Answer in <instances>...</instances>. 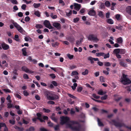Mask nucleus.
<instances>
[{
    "label": "nucleus",
    "mask_w": 131,
    "mask_h": 131,
    "mask_svg": "<svg viewBox=\"0 0 131 131\" xmlns=\"http://www.w3.org/2000/svg\"><path fill=\"white\" fill-rule=\"evenodd\" d=\"M14 26L15 27L18 31L22 34H23L25 32L22 28L19 25L15 22H14L13 23Z\"/></svg>",
    "instance_id": "nucleus-5"
},
{
    "label": "nucleus",
    "mask_w": 131,
    "mask_h": 131,
    "mask_svg": "<svg viewBox=\"0 0 131 131\" xmlns=\"http://www.w3.org/2000/svg\"><path fill=\"white\" fill-rule=\"evenodd\" d=\"M126 52L125 50V49H120V53L121 54H124Z\"/></svg>",
    "instance_id": "nucleus-32"
},
{
    "label": "nucleus",
    "mask_w": 131,
    "mask_h": 131,
    "mask_svg": "<svg viewBox=\"0 0 131 131\" xmlns=\"http://www.w3.org/2000/svg\"><path fill=\"white\" fill-rule=\"evenodd\" d=\"M83 89V88L82 87H79L77 89V91L78 92H81Z\"/></svg>",
    "instance_id": "nucleus-56"
},
{
    "label": "nucleus",
    "mask_w": 131,
    "mask_h": 131,
    "mask_svg": "<svg viewBox=\"0 0 131 131\" xmlns=\"http://www.w3.org/2000/svg\"><path fill=\"white\" fill-rule=\"evenodd\" d=\"M103 13V11H100L99 12L98 15L100 17L103 18L104 16Z\"/></svg>",
    "instance_id": "nucleus-27"
},
{
    "label": "nucleus",
    "mask_w": 131,
    "mask_h": 131,
    "mask_svg": "<svg viewBox=\"0 0 131 131\" xmlns=\"http://www.w3.org/2000/svg\"><path fill=\"white\" fill-rule=\"evenodd\" d=\"M96 56L99 57L101 56H103L105 55V53L103 52L96 53Z\"/></svg>",
    "instance_id": "nucleus-28"
},
{
    "label": "nucleus",
    "mask_w": 131,
    "mask_h": 131,
    "mask_svg": "<svg viewBox=\"0 0 131 131\" xmlns=\"http://www.w3.org/2000/svg\"><path fill=\"white\" fill-rule=\"evenodd\" d=\"M9 122L12 125H14L15 124V122L14 120H9Z\"/></svg>",
    "instance_id": "nucleus-57"
},
{
    "label": "nucleus",
    "mask_w": 131,
    "mask_h": 131,
    "mask_svg": "<svg viewBox=\"0 0 131 131\" xmlns=\"http://www.w3.org/2000/svg\"><path fill=\"white\" fill-rule=\"evenodd\" d=\"M67 124L68 127L69 128L72 130L75 131H80L81 128V126L77 121H71Z\"/></svg>",
    "instance_id": "nucleus-1"
},
{
    "label": "nucleus",
    "mask_w": 131,
    "mask_h": 131,
    "mask_svg": "<svg viewBox=\"0 0 131 131\" xmlns=\"http://www.w3.org/2000/svg\"><path fill=\"white\" fill-rule=\"evenodd\" d=\"M33 82L34 83L36 84L37 86L38 87H40V85L39 83H38L37 82H36L34 80H33Z\"/></svg>",
    "instance_id": "nucleus-62"
},
{
    "label": "nucleus",
    "mask_w": 131,
    "mask_h": 131,
    "mask_svg": "<svg viewBox=\"0 0 131 131\" xmlns=\"http://www.w3.org/2000/svg\"><path fill=\"white\" fill-rule=\"evenodd\" d=\"M40 13L38 11H36L35 12L34 14L37 17H39L40 16Z\"/></svg>",
    "instance_id": "nucleus-25"
},
{
    "label": "nucleus",
    "mask_w": 131,
    "mask_h": 131,
    "mask_svg": "<svg viewBox=\"0 0 131 131\" xmlns=\"http://www.w3.org/2000/svg\"><path fill=\"white\" fill-rule=\"evenodd\" d=\"M47 98L49 100H54L59 99V97L57 95H55L54 96H51L50 95L47 96Z\"/></svg>",
    "instance_id": "nucleus-11"
},
{
    "label": "nucleus",
    "mask_w": 131,
    "mask_h": 131,
    "mask_svg": "<svg viewBox=\"0 0 131 131\" xmlns=\"http://www.w3.org/2000/svg\"><path fill=\"white\" fill-rule=\"evenodd\" d=\"M36 115L37 116V118L41 122H45V121L41 118L42 115L41 114L39 113H37L36 114Z\"/></svg>",
    "instance_id": "nucleus-10"
},
{
    "label": "nucleus",
    "mask_w": 131,
    "mask_h": 131,
    "mask_svg": "<svg viewBox=\"0 0 131 131\" xmlns=\"http://www.w3.org/2000/svg\"><path fill=\"white\" fill-rule=\"evenodd\" d=\"M50 16L53 19H56L57 18V16L56 15H53V14L52 13L50 14Z\"/></svg>",
    "instance_id": "nucleus-35"
},
{
    "label": "nucleus",
    "mask_w": 131,
    "mask_h": 131,
    "mask_svg": "<svg viewBox=\"0 0 131 131\" xmlns=\"http://www.w3.org/2000/svg\"><path fill=\"white\" fill-rule=\"evenodd\" d=\"M88 60L90 61L91 64H93L94 63V60L93 58L91 57L90 56L88 58Z\"/></svg>",
    "instance_id": "nucleus-24"
},
{
    "label": "nucleus",
    "mask_w": 131,
    "mask_h": 131,
    "mask_svg": "<svg viewBox=\"0 0 131 131\" xmlns=\"http://www.w3.org/2000/svg\"><path fill=\"white\" fill-rule=\"evenodd\" d=\"M23 78L25 79H28L29 78L28 75L25 73L23 75Z\"/></svg>",
    "instance_id": "nucleus-53"
},
{
    "label": "nucleus",
    "mask_w": 131,
    "mask_h": 131,
    "mask_svg": "<svg viewBox=\"0 0 131 131\" xmlns=\"http://www.w3.org/2000/svg\"><path fill=\"white\" fill-rule=\"evenodd\" d=\"M77 67V66L75 65H72L70 66L69 68L70 70H72Z\"/></svg>",
    "instance_id": "nucleus-43"
},
{
    "label": "nucleus",
    "mask_w": 131,
    "mask_h": 131,
    "mask_svg": "<svg viewBox=\"0 0 131 131\" xmlns=\"http://www.w3.org/2000/svg\"><path fill=\"white\" fill-rule=\"evenodd\" d=\"M68 95L71 98H72L73 99H75L76 98V97L73 95L71 94L68 93Z\"/></svg>",
    "instance_id": "nucleus-49"
},
{
    "label": "nucleus",
    "mask_w": 131,
    "mask_h": 131,
    "mask_svg": "<svg viewBox=\"0 0 131 131\" xmlns=\"http://www.w3.org/2000/svg\"><path fill=\"white\" fill-rule=\"evenodd\" d=\"M127 75L123 73L121 83L124 85H127L131 83V80L127 77Z\"/></svg>",
    "instance_id": "nucleus-3"
},
{
    "label": "nucleus",
    "mask_w": 131,
    "mask_h": 131,
    "mask_svg": "<svg viewBox=\"0 0 131 131\" xmlns=\"http://www.w3.org/2000/svg\"><path fill=\"white\" fill-rule=\"evenodd\" d=\"M100 80L101 82H105V80L104 77L102 76L100 77Z\"/></svg>",
    "instance_id": "nucleus-40"
},
{
    "label": "nucleus",
    "mask_w": 131,
    "mask_h": 131,
    "mask_svg": "<svg viewBox=\"0 0 131 131\" xmlns=\"http://www.w3.org/2000/svg\"><path fill=\"white\" fill-rule=\"evenodd\" d=\"M35 130V128L31 126L28 129H26V131H33Z\"/></svg>",
    "instance_id": "nucleus-34"
},
{
    "label": "nucleus",
    "mask_w": 131,
    "mask_h": 131,
    "mask_svg": "<svg viewBox=\"0 0 131 131\" xmlns=\"http://www.w3.org/2000/svg\"><path fill=\"white\" fill-rule=\"evenodd\" d=\"M110 55L109 53H107L106 54H105V55H104V56H104V58L105 59H106L107 58H109L110 57Z\"/></svg>",
    "instance_id": "nucleus-50"
},
{
    "label": "nucleus",
    "mask_w": 131,
    "mask_h": 131,
    "mask_svg": "<svg viewBox=\"0 0 131 131\" xmlns=\"http://www.w3.org/2000/svg\"><path fill=\"white\" fill-rule=\"evenodd\" d=\"M22 70L26 72L29 73H32L34 72L30 70L25 66H23L21 67Z\"/></svg>",
    "instance_id": "nucleus-8"
},
{
    "label": "nucleus",
    "mask_w": 131,
    "mask_h": 131,
    "mask_svg": "<svg viewBox=\"0 0 131 131\" xmlns=\"http://www.w3.org/2000/svg\"><path fill=\"white\" fill-rule=\"evenodd\" d=\"M52 46L54 47H56L59 45V43L58 42H56L55 43H51Z\"/></svg>",
    "instance_id": "nucleus-22"
},
{
    "label": "nucleus",
    "mask_w": 131,
    "mask_h": 131,
    "mask_svg": "<svg viewBox=\"0 0 131 131\" xmlns=\"http://www.w3.org/2000/svg\"><path fill=\"white\" fill-rule=\"evenodd\" d=\"M60 121V124L62 125L66 124L67 125V124L70 123L69 122L70 121V118L69 117L67 116H62L61 117Z\"/></svg>",
    "instance_id": "nucleus-4"
},
{
    "label": "nucleus",
    "mask_w": 131,
    "mask_h": 131,
    "mask_svg": "<svg viewBox=\"0 0 131 131\" xmlns=\"http://www.w3.org/2000/svg\"><path fill=\"white\" fill-rule=\"evenodd\" d=\"M35 27L37 29H41L43 28V26L42 25L40 24H36Z\"/></svg>",
    "instance_id": "nucleus-30"
},
{
    "label": "nucleus",
    "mask_w": 131,
    "mask_h": 131,
    "mask_svg": "<svg viewBox=\"0 0 131 131\" xmlns=\"http://www.w3.org/2000/svg\"><path fill=\"white\" fill-rule=\"evenodd\" d=\"M92 96L95 98L96 99H98L100 97V96H96V94L93 93L92 94Z\"/></svg>",
    "instance_id": "nucleus-48"
},
{
    "label": "nucleus",
    "mask_w": 131,
    "mask_h": 131,
    "mask_svg": "<svg viewBox=\"0 0 131 131\" xmlns=\"http://www.w3.org/2000/svg\"><path fill=\"white\" fill-rule=\"evenodd\" d=\"M106 22L110 24H112L114 23L113 20L111 19H108L107 20Z\"/></svg>",
    "instance_id": "nucleus-23"
},
{
    "label": "nucleus",
    "mask_w": 131,
    "mask_h": 131,
    "mask_svg": "<svg viewBox=\"0 0 131 131\" xmlns=\"http://www.w3.org/2000/svg\"><path fill=\"white\" fill-rule=\"evenodd\" d=\"M88 70L87 69H85L84 72H82V74L84 75H85L88 74Z\"/></svg>",
    "instance_id": "nucleus-39"
},
{
    "label": "nucleus",
    "mask_w": 131,
    "mask_h": 131,
    "mask_svg": "<svg viewBox=\"0 0 131 131\" xmlns=\"http://www.w3.org/2000/svg\"><path fill=\"white\" fill-rule=\"evenodd\" d=\"M49 76L52 79H54L56 77V76L55 75V74H53V73H52V74H50L49 75Z\"/></svg>",
    "instance_id": "nucleus-55"
},
{
    "label": "nucleus",
    "mask_w": 131,
    "mask_h": 131,
    "mask_svg": "<svg viewBox=\"0 0 131 131\" xmlns=\"http://www.w3.org/2000/svg\"><path fill=\"white\" fill-rule=\"evenodd\" d=\"M113 53L116 54L120 53V49H115L113 51Z\"/></svg>",
    "instance_id": "nucleus-21"
},
{
    "label": "nucleus",
    "mask_w": 131,
    "mask_h": 131,
    "mask_svg": "<svg viewBox=\"0 0 131 131\" xmlns=\"http://www.w3.org/2000/svg\"><path fill=\"white\" fill-rule=\"evenodd\" d=\"M30 19V18L29 16H26L25 17V20L26 22H28L29 21Z\"/></svg>",
    "instance_id": "nucleus-54"
},
{
    "label": "nucleus",
    "mask_w": 131,
    "mask_h": 131,
    "mask_svg": "<svg viewBox=\"0 0 131 131\" xmlns=\"http://www.w3.org/2000/svg\"><path fill=\"white\" fill-rule=\"evenodd\" d=\"M104 65L106 66H111V65L110 62H105L104 64Z\"/></svg>",
    "instance_id": "nucleus-58"
},
{
    "label": "nucleus",
    "mask_w": 131,
    "mask_h": 131,
    "mask_svg": "<svg viewBox=\"0 0 131 131\" xmlns=\"http://www.w3.org/2000/svg\"><path fill=\"white\" fill-rule=\"evenodd\" d=\"M14 95L16 97H17L18 98V99H21V96L18 94L15 93L14 94Z\"/></svg>",
    "instance_id": "nucleus-44"
},
{
    "label": "nucleus",
    "mask_w": 131,
    "mask_h": 131,
    "mask_svg": "<svg viewBox=\"0 0 131 131\" xmlns=\"http://www.w3.org/2000/svg\"><path fill=\"white\" fill-rule=\"evenodd\" d=\"M48 124L49 126L50 127H52L53 125V124L51 123L50 121L48 122Z\"/></svg>",
    "instance_id": "nucleus-64"
},
{
    "label": "nucleus",
    "mask_w": 131,
    "mask_h": 131,
    "mask_svg": "<svg viewBox=\"0 0 131 131\" xmlns=\"http://www.w3.org/2000/svg\"><path fill=\"white\" fill-rule=\"evenodd\" d=\"M66 14L67 16L69 17L72 14V12L71 10H69V12L67 13L66 12Z\"/></svg>",
    "instance_id": "nucleus-42"
},
{
    "label": "nucleus",
    "mask_w": 131,
    "mask_h": 131,
    "mask_svg": "<svg viewBox=\"0 0 131 131\" xmlns=\"http://www.w3.org/2000/svg\"><path fill=\"white\" fill-rule=\"evenodd\" d=\"M3 90L6 92L10 93L11 92L10 90L8 89H4Z\"/></svg>",
    "instance_id": "nucleus-63"
},
{
    "label": "nucleus",
    "mask_w": 131,
    "mask_h": 131,
    "mask_svg": "<svg viewBox=\"0 0 131 131\" xmlns=\"http://www.w3.org/2000/svg\"><path fill=\"white\" fill-rule=\"evenodd\" d=\"M105 5L106 7H109L110 6L111 4L110 2L108 1H106L105 3Z\"/></svg>",
    "instance_id": "nucleus-36"
},
{
    "label": "nucleus",
    "mask_w": 131,
    "mask_h": 131,
    "mask_svg": "<svg viewBox=\"0 0 131 131\" xmlns=\"http://www.w3.org/2000/svg\"><path fill=\"white\" fill-rule=\"evenodd\" d=\"M15 128L18 129L20 131H23L24 129L23 127H20L17 126H16Z\"/></svg>",
    "instance_id": "nucleus-38"
},
{
    "label": "nucleus",
    "mask_w": 131,
    "mask_h": 131,
    "mask_svg": "<svg viewBox=\"0 0 131 131\" xmlns=\"http://www.w3.org/2000/svg\"><path fill=\"white\" fill-rule=\"evenodd\" d=\"M79 18H74L73 19V22L75 23H76L79 21Z\"/></svg>",
    "instance_id": "nucleus-59"
},
{
    "label": "nucleus",
    "mask_w": 131,
    "mask_h": 131,
    "mask_svg": "<svg viewBox=\"0 0 131 131\" xmlns=\"http://www.w3.org/2000/svg\"><path fill=\"white\" fill-rule=\"evenodd\" d=\"M107 95H105L101 97V99L102 100H105L107 99Z\"/></svg>",
    "instance_id": "nucleus-37"
},
{
    "label": "nucleus",
    "mask_w": 131,
    "mask_h": 131,
    "mask_svg": "<svg viewBox=\"0 0 131 131\" xmlns=\"http://www.w3.org/2000/svg\"><path fill=\"white\" fill-rule=\"evenodd\" d=\"M43 24L45 26L49 29H53L54 27L51 26L49 21L47 20H45L43 22Z\"/></svg>",
    "instance_id": "nucleus-6"
},
{
    "label": "nucleus",
    "mask_w": 131,
    "mask_h": 131,
    "mask_svg": "<svg viewBox=\"0 0 131 131\" xmlns=\"http://www.w3.org/2000/svg\"><path fill=\"white\" fill-rule=\"evenodd\" d=\"M12 3L13 4H18V2L16 0H12L11 1Z\"/></svg>",
    "instance_id": "nucleus-60"
},
{
    "label": "nucleus",
    "mask_w": 131,
    "mask_h": 131,
    "mask_svg": "<svg viewBox=\"0 0 131 131\" xmlns=\"http://www.w3.org/2000/svg\"><path fill=\"white\" fill-rule=\"evenodd\" d=\"M27 48L26 47L23 48L21 51L22 52L24 56H27V52L26 51V50Z\"/></svg>",
    "instance_id": "nucleus-17"
},
{
    "label": "nucleus",
    "mask_w": 131,
    "mask_h": 131,
    "mask_svg": "<svg viewBox=\"0 0 131 131\" xmlns=\"http://www.w3.org/2000/svg\"><path fill=\"white\" fill-rule=\"evenodd\" d=\"M67 40L70 42H72L74 41V39L73 37H69L66 38Z\"/></svg>",
    "instance_id": "nucleus-19"
},
{
    "label": "nucleus",
    "mask_w": 131,
    "mask_h": 131,
    "mask_svg": "<svg viewBox=\"0 0 131 131\" xmlns=\"http://www.w3.org/2000/svg\"><path fill=\"white\" fill-rule=\"evenodd\" d=\"M7 108H10L13 107V104L10 103H8L7 104Z\"/></svg>",
    "instance_id": "nucleus-47"
},
{
    "label": "nucleus",
    "mask_w": 131,
    "mask_h": 131,
    "mask_svg": "<svg viewBox=\"0 0 131 131\" xmlns=\"http://www.w3.org/2000/svg\"><path fill=\"white\" fill-rule=\"evenodd\" d=\"M97 120L99 125L100 126H104V125L101 121L100 119L99 118H97Z\"/></svg>",
    "instance_id": "nucleus-29"
},
{
    "label": "nucleus",
    "mask_w": 131,
    "mask_h": 131,
    "mask_svg": "<svg viewBox=\"0 0 131 131\" xmlns=\"http://www.w3.org/2000/svg\"><path fill=\"white\" fill-rule=\"evenodd\" d=\"M100 7L101 8H105V4L104 3H101Z\"/></svg>",
    "instance_id": "nucleus-61"
},
{
    "label": "nucleus",
    "mask_w": 131,
    "mask_h": 131,
    "mask_svg": "<svg viewBox=\"0 0 131 131\" xmlns=\"http://www.w3.org/2000/svg\"><path fill=\"white\" fill-rule=\"evenodd\" d=\"M109 122L110 124H113L116 127H124L131 130V127H128V126L126 125L124 123H121L116 122L115 120H112L111 121H109Z\"/></svg>",
    "instance_id": "nucleus-2"
},
{
    "label": "nucleus",
    "mask_w": 131,
    "mask_h": 131,
    "mask_svg": "<svg viewBox=\"0 0 131 131\" xmlns=\"http://www.w3.org/2000/svg\"><path fill=\"white\" fill-rule=\"evenodd\" d=\"M14 38L16 39L15 40L17 41H19V36L17 35H16L14 36Z\"/></svg>",
    "instance_id": "nucleus-52"
},
{
    "label": "nucleus",
    "mask_w": 131,
    "mask_h": 131,
    "mask_svg": "<svg viewBox=\"0 0 131 131\" xmlns=\"http://www.w3.org/2000/svg\"><path fill=\"white\" fill-rule=\"evenodd\" d=\"M53 26L58 29H60L61 28L60 24L57 22H54L52 24Z\"/></svg>",
    "instance_id": "nucleus-9"
},
{
    "label": "nucleus",
    "mask_w": 131,
    "mask_h": 131,
    "mask_svg": "<svg viewBox=\"0 0 131 131\" xmlns=\"http://www.w3.org/2000/svg\"><path fill=\"white\" fill-rule=\"evenodd\" d=\"M40 5V3L36 4V3H34L33 4L34 7L35 8H37L39 7Z\"/></svg>",
    "instance_id": "nucleus-31"
},
{
    "label": "nucleus",
    "mask_w": 131,
    "mask_h": 131,
    "mask_svg": "<svg viewBox=\"0 0 131 131\" xmlns=\"http://www.w3.org/2000/svg\"><path fill=\"white\" fill-rule=\"evenodd\" d=\"M79 74L76 71H73L71 73V75L73 76L74 75H78Z\"/></svg>",
    "instance_id": "nucleus-33"
},
{
    "label": "nucleus",
    "mask_w": 131,
    "mask_h": 131,
    "mask_svg": "<svg viewBox=\"0 0 131 131\" xmlns=\"http://www.w3.org/2000/svg\"><path fill=\"white\" fill-rule=\"evenodd\" d=\"M123 41V39L121 37H120L117 39L116 42L118 43H122Z\"/></svg>",
    "instance_id": "nucleus-20"
},
{
    "label": "nucleus",
    "mask_w": 131,
    "mask_h": 131,
    "mask_svg": "<svg viewBox=\"0 0 131 131\" xmlns=\"http://www.w3.org/2000/svg\"><path fill=\"white\" fill-rule=\"evenodd\" d=\"M5 127V128L4 129V131H8V128L7 127L5 123H0V129H1L2 127Z\"/></svg>",
    "instance_id": "nucleus-14"
},
{
    "label": "nucleus",
    "mask_w": 131,
    "mask_h": 131,
    "mask_svg": "<svg viewBox=\"0 0 131 131\" xmlns=\"http://www.w3.org/2000/svg\"><path fill=\"white\" fill-rule=\"evenodd\" d=\"M1 46L2 48L4 50H7L9 48V45L4 43H2Z\"/></svg>",
    "instance_id": "nucleus-15"
},
{
    "label": "nucleus",
    "mask_w": 131,
    "mask_h": 131,
    "mask_svg": "<svg viewBox=\"0 0 131 131\" xmlns=\"http://www.w3.org/2000/svg\"><path fill=\"white\" fill-rule=\"evenodd\" d=\"M68 57L70 59H73V55H71L70 54H67Z\"/></svg>",
    "instance_id": "nucleus-45"
},
{
    "label": "nucleus",
    "mask_w": 131,
    "mask_h": 131,
    "mask_svg": "<svg viewBox=\"0 0 131 131\" xmlns=\"http://www.w3.org/2000/svg\"><path fill=\"white\" fill-rule=\"evenodd\" d=\"M43 111H44V112L46 113H49L51 111L49 109H46L45 108H43Z\"/></svg>",
    "instance_id": "nucleus-46"
},
{
    "label": "nucleus",
    "mask_w": 131,
    "mask_h": 131,
    "mask_svg": "<svg viewBox=\"0 0 131 131\" xmlns=\"http://www.w3.org/2000/svg\"><path fill=\"white\" fill-rule=\"evenodd\" d=\"M51 83L54 86H58L57 83L55 81H52L51 82Z\"/></svg>",
    "instance_id": "nucleus-51"
},
{
    "label": "nucleus",
    "mask_w": 131,
    "mask_h": 131,
    "mask_svg": "<svg viewBox=\"0 0 131 131\" xmlns=\"http://www.w3.org/2000/svg\"><path fill=\"white\" fill-rule=\"evenodd\" d=\"M74 4L75 9L76 10L79 11L81 8V5L77 3H74Z\"/></svg>",
    "instance_id": "nucleus-13"
},
{
    "label": "nucleus",
    "mask_w": 131,
    "mask_h": 131,
    "mask_svg": "<svg viewBox=\"0 0 131 131\" xmlns=\"http://www.w3.org/2000/svg\"><path fill=\"white\" fill-rule=\"evenodd\" d=\"M5 101V99L3 97H2L1 99V103L2 104H1V106L3 107V105L2 104L4 103Z\"/></svg>",
    "instance_id": "nucleus-41"
},
{
    "label": "nucleus",
    "mask_w": 131,
    "mask_h": 131,
    "mask_svg": "<svg viewBox=\"0 0 131 131\" xmlns=\"http://www.w3.org/2000/svg\"><path fill=\"white\" fill-rule=\"evenodd\" d=\"M93 35H90L88 37L89 40L93 41L95 42H97L99 40V39L96 37H94Z\"/></svg>",
    "instance_id": "nucleus-7"
},
{
    "label": "nucleus",
    "mask_w": 131,
    "mask_h": 131,
    "mask_svg": "<svg viewBox=\"0 0 131 131\" xmlns=\"http://www.w3.org/2000/svg\"><path fill=\"white\" fill-rule=\"evenodd\" d=\"M88 13L90 16H94L95 15L96 13L95 11L93 9L90 10Z\"/></svg>",
    "instance_id": "nucleus-16"
},
{
    "label": "nucleus",
    "mask_w": 131,
    "mask_h": 131,
    "mask_svg": "<svg viewBox=\"0 0 131 131\" xmlns=\"http://www.w3.org/2000/svg\"><path fill=\"white\" fill-rule=\"evenodd\" d=\"M126 11L127 13L131 15V6H129L127 8Z\"/></svg>",
    "instance_id": "nucleus-18"
},
{
    "label": "nucleus",
    "mask_w": 131,
    "mask_h": 131,
    "mask_svg": "<svg viewBox=\"0 0 131 131\" xmlns=\"http://www.w3.org/2000/svg\"><path fill=\"white\" fill-rule=\"evenodd\" d=\"M97 93L99 95H103L105 94L106 93V92H103L102 90H99L98 91Z\"/></svg>",
    "instance_id": "nucleus-26"
},
{
    "label": "nucleus",
    "mask_w": 131,
    "mask_h": 131,
    "mask_svg": "<svg viewBox=\"0 0 131 131\" xmlns=\"http://www.w3.org/2000/svg\"><path fill=\"white\" fill-rule=\"evenodd\" d=\"M124 60L119 59V64L123 67H127V65L123 61Z\"/></svg>",
    "instance_id": "nucleus-12"
}]
</instances>
